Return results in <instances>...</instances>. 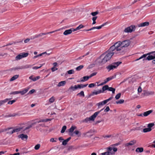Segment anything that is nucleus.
Returning <instances> with one entry per match:
<instances>
[{
  "mask_svg": "<svg viewBox=\"0 0 155 155\" xmlns=\"http://www.w3.org/2000/svg\"><path fill=\"white\" fill-rule=\"evenodd\" d=\"M130 44L129 40L122 41H118L115 43L109 49V51H112L114 54L118 55L124 54L125 52V48L128 47Z\"/></svg>",
  "mask_w": 155,
  "mask_h": 155,
  "instance_id": "1",
  "label": "nucleus"
},
{
  "mask_svg": "<svg viewBox=\"0 0 155 155\" xmlns=\"http://www.w3.org/2000/svg\"><path fill=\"white\" fill-rule=\"evenodd\" d=\"M114 54V53L112 51H109V49L104 54H103L100 56V58L104 57L100 62V64L101 65L104 64L110 59Z\"/></svg>",
  "mask_w": 155,
  "mask_h": 155,
  "instance_id": "2",
  "label": "nucleus"
},
{
  "mask_svg": "<svg viewBox=\"0 0 155 155\" xmlns=\"http://www.w3.org/2000/svg\"><path fill=\"white\" fill-rule=\"evenodd\" d=\"M104 109H102L99 111L94 113L93 115H91L89 117H86L84 119L82 120V123L85 122L86 123H89L91 121H94L95 118L96 117L97 115L99 114L101 111H102Z\"/></svg>",
  "mask_w": 155,
  "mask_h": 155,
  "instance_id": "3",
  "label": "nucleus"
},
{
  "mask_svg": "<svg viewBox=\"0 0 155 155\" xmlns=\"http://www.w3.org/2000/svg\"><path fill=\"white\" fill-rule=\"evenodd\" d=\"M122 63L121 62L118 61L114 62L112 64L109 65L107 67V68L108 70V71H110L111 70L116 68L120 64Z\"/></svg>",
  "mask_w": 155,
  "mask_h": 155,
  "instance_id": "4",
  "label": "nucleus"
},
{
  "mask_svg": "<svg viewBox=\"0 0 155 155\" xmlns=\"http://www.w3.org/2000/svg\"><path fill=\"white\" fill-rule=\"evenodd\" d=\"M136 29L135 26L134 25H131L125 28L124 31L126 33H131L134 31Z\"/></svg>",
  "mask_w": 155,
  "mask_h": 155,
  "instance_id": "5",
  "label": "nucleus"
},
{
  "mask_svg": "<svg viewBox=\"0 0 155 155\" xmlns=\"http://www.w3.org/2000/svg\"><path fill=\"white\" fill-rule=\"evenodd\" d=\"M28 53H22L17 55L15 58L16 60H18L23 58H25L28 56Z\"/></svg>",
  "mask_w": 155,
  "mask_h": 155,
  "instance_id": "6",
  "label": "nucleus"
},
{
  "mask_svg": "<svg viewBox=\"0 0 155 155\" xmlns=\"http://www.w3.org/2000/svg\"><path fill=\"white\" fill-rule=\"evenodd\" d=\"M154 124L153 123H150L148 124L147 125L148 128H145L143 129V132L144 133H146L150 132L151 130V128L154 126Z\"/></svg>",
  "mask_w": 155,
  "mask_h": 155,
  "instance_id": "7",
  "label": "nucleus"
},
{
  "mask_svg": "<svg viewBox=\"0 0 155 155\" xmlns=\"http://www.w3.org/2000/svg\"><path fill=\"white\" fill-rule=\"evenodd\" d=\"M107 24V23L106 22V23H105L102 24L100 26H99L93 27L90 29L86 30H85V31H89L93 30H94V29H101L103 27H104V26L105 25H106Z\"/></svg>",
  "mask_w": 155,
  "mask_h": 155,
  "instance_id": "8",
  "label": "nucleus"
},
{
  "mask_svg": "<svg viewBox=\"0 0 155 155\" xmlns=\"http://www.w3.org/2000/svg\"><path fill=\"white\" fill-rule=\"evenodd\" d=\"M74 31V28H71L70 29L65 30L63 33L64 35H66L68 34H70L72 31Z\"/></svg>",
  "mask_w": 155,
  "mask_h": 155,
  "instance_id": "9",
  "label": "nucleus"
},
{
  "mask_svg": "<svg viewBox=\"0 0 155 155\" xmlns=\"http://www.w3.org/2000/svg\"><path fill=\"white\" fill-rule=\"evenodd\" d=\"M18 137L19 138H21L22 140H24L25 139L26 140L28 138V136L27 135L21 134L19 135L18 136Z\"/></svg>",
  "mask_w": 155,
  "mask_h": 155,
  "instance_id": "10",
  "label": "nucleus"
},
{
  "mask_svg": "<svg viewBox=\"0 0 155 155\" xmlns=\"http://www.w3.org/2000/svg\"><path fill=\"white\" fill-rule=\"evenodd\" d=\"M149 23L148 22L146 21L138 24V26L139 27H143L147 26L149 25Z\"/></svg>",
  "mask_w": 155,
  "mask_h": 155,
  "instance_id": "11",
  "label": "nucleus"
},
{
  "mask_svg": "<svg viewBox=\"0 0 155 155\" xmlns=\"http://www.w3.org/2000/svg\"><path fill=\"white\" fill-rule=\"evenodd\" d=\"M153 52H151L147 54H143L141 56H140L139 58V59L140 60L143 59V61H144L145 60V58L147 57V56L148 54H152Z\"/></svg>",
  "mask_w": 155,
  "mask_h": 155,
  "instance_id": "12",
  "label": "nucleus"
},
{
  "mask_svg": "<svg viewBox=\"0 0 155 155\" xmlns=\"http://www.w3.org/2000/svg\"><path fill=\"white\" fill-rule=\"evenodd\" d=\"M28 88H25L21 91H19V94H20L21 95H23L28 91Z\"/></svg>",
  "mask_w": 155,
  "mask_h": 155,
  "instance_id": "13",
  "label": "nucleus"
},
{
  "mask_svg": "<svg viewBox=\"0 0 155 155\" xmlns=\"http://www.w3.org/2000/svg\"><path fill=\"white\" fill-rule=\"evenodd\" d=\"M136 141L135 140H133L130 141L129 143H127L125 144V146L126 147H128L129 146H132L135 143Z\"/></svg>",
  "mask_w": 155,
  "mask_h": 155,
  "instance_id": "14",
  "label": "nucleus"
},
{
  "mask_svg": "<svg viewBox=\"0 0 155 155\" xmlns=\"http://www.w3.org/2000/svg\"><path fill=\"white\" fill-rule=\"evenodd\" d=\"M36 123V122H35L34 123H32L31 125L25 127V128H24L23 130V131L24 132L25 130H28L29 128L31 127L33 125L35 124Z\"/></svg>",
  "mask_w": 155,
  "mask_h": 155,
  "instance_id": "15",
  "label": "nucleus"
},
{
  "mask_svg": "<svg viewBox=\"0 0 155 155\" xmlns=\"http://www.w3.org/2000/svg\"><path fill=\"white\" fill-rule=\"evenodd\" d=\"M152 112L153 110H150L147 111L146 112H144L143 113L144 117L147 116L148 115L150 114Z\"/></svg>",
  "mask_w": 155,
  "mask_h": 155,
  "instance_id": "16",
  "label": "nucleus"
},
{
  "mask_svg": "<svg viewBox=\"0 0 155 155\" xmlns=\"http://www.w3.org/2000/svg\"><path fill=\"white\" fill-rule=\"evenodd\" d=\"M88 85V84H80L77 85V87L78 88L81 89V88H83L87 87Z\"/></svg>",
  "mask_w": 155,
  "mask_h": 155,
  "instance_id": "17",
  "label": "nucleus"
},
{
  "mask_svg": "<svg viewBox=\"0 0 155 155\" xmlns=\"http://www.w3.org/2000/svg\"><path fill=\"white\" fill-rule=\"evenodd\" d=\"M90 78L89 76H84L83 78H81V81L84 82L88 80Z\"/></svg>",
  "mask_w": 155,
  "mask_h": 155,
  "instance_id": "18",
  "label": "nucleus"
},
{
  "mask_svg": "<svg viewBox=\"0 0 155 155\" xmlns=\"http://www.w3.org/2000/svg\"><path fill=\"white\" fill-rule=\"evenodd\" d=\"M21 69H26L31 68V66L29 64H26L21 66Z\"/></svg>",
  "mask_w": 155,
  "mask_h": 155,
  "instance_id": "19",
  "label": "nucleus"
},
{
  "mask_svg": "<svg viewBox=\"0 0 155 155\" xmlns=\"http://www.w3.org/2000/svg\"><path fill=\"white\" fill-rule=\"evenodd\" d=\"M101 93H102L101 90H99L98 91H94L92 92V95H97Z\"/></svg>",
  "mask_w": 155,
  "mask_h": 155,
  "instance_id": "20",
  "label": "nucleus"
},
{
  "mask_svg": "<svg viewBox=\"0 0 155 155\" xmlns=\"http://www.w3.org/2000/svg\"><path fill=\"white\" fill-rule=\"evenodd\" d=\"M71 137H69L67 139L64 140V141L62 142V144L63 145H66L68 141L71 139Z\"/></svg>",
  "mask_w": 155,
  "mask_h": 155,
  "instance_id": "21",
  "label": "nucleus"
},
{
  "mask_svg": "<svg viewBox=\"0 0 155 155\" xmlns=\"http://www.w3.org/2000/svg\"><path fill=\"white\" fill-rule=\"evenodd\" d=\"M22 129V127H19L18 128H16L15 129H13L12 130V131L11 132V133H14L16 132H18L21 131V130Z\"/></svg>",
  "mask_w": 155,
  "mask_h": 155,
  "instance_id": "22",
  "label": "nucleus"
},
{
  "mask_svg": "<svg viewBox=\"0 0 155 155\" xmlns=\"http://www.w3.org/2000/svg\"><path fill=\"white\" fill-rule=\"evenodd\" d=\"M66 83V82L65 81H62L60 82L57 85V86L58 87H60L62 86H64Z\"/></svg>",
  "mask_w": 155,
  "mask_h": 155,
  "instance_id": "23",
  "label": "nucleus"
},
{
  "mask_svg": "<svg viewBox=\"0 0 155 155\" xmlns=\"http://www.w3.org/2000/svg\"><path fill=\"white\" fill-rule=\"evenodd\" d=\"M19 76V75L18 74H16L14 76L10 79V81H12L16 80V79L18 78Z\"/></svg>",
  "mask_w": 155,
  "mask_h": 155,
  "instance_id": "24",
  "label": "nucleus"
},
{
  "mask_svg": "<svg viewBox=\"0 0 155 155\" xmlns=\"http://www.w3.org/2000/svg\"><path fill=\"white\" fill-rule=\"evenodd\" d=\"M114 154L113 152H106L101 153V155H111Z\"/></svg>",
  "mask_w": 155,
  "mask_h": 155,
  "instance_id": "25",
  "label": "nucleus"
},
{
  "mask_svg": "<svg viewBox=\"0 0 155 155\" xmlns=\"http://www.w3.org/2000/svg\"><path fill=\"white\" fill-rule=\"evenodd\" d=\"M108 86L107 85L103 86L102 88V90H101L102 93H103L104 91L108 90Z\"/></svg>",
  "mask_w": 155,
  "mask_h": 155,
  "instance_id": "26",
  "label": "nucleus"
},
{
  "mask_svg": "<svg viewBox=\"0 0 155 155\" xmlns=\"http://www.w3.org/2000/svg\"><path fill=\"white\" fill-rule=\"evenodd\" d=\"M153 59H154L153 58V55H149L147 57L145 58V60H147L148 61H150Z\"/></svg>",
  "mask_w": 155,
  "mask_h": 155,
  "instance_id": "27",
  "label": "nucleus"
},
{
  "mask_svg": "<svg viewBox=\"0 0 155 155\" xmlns=\"http://www.w3.org/2000/svg\"><path fill=\"white\" fill-rule=\"evenodd\" d=\"M9 100L8 98H6L4 100L0 101V106H1L5 103L8 101Z\"/></svg>",
  "mask_w": 155,
  "mask_h": 155,
  "instance_id": "28",
  "label": "nucleus"
},
{
  "mask_svg": "<svg viewBox=\"0 0 155 155\" xmlns=\"http://www.w3.org/2000/svg\"><path fill=\"white\" fill-rule=\"evenodd\" d=\"M21 69V66H20L12 68L10 69V70L11 71H12L13 70L15 71L16 70H19Z\"/></svg>",
  "mask_w": 155,
  "mask_h": 155,
  "instance_id": "29",
  "label": "nucleus"
},
{
  "mask_svg": "<svg viewBox=\"0 0 155 155\" xmlns=\"http://www.w3.org/2000/svg\"><path fill=\"white\" fill-rule=\"evenodd\" d=\"M143 149L142 147H138L136 150V151L137 152H142L143 151Z\"/></svg>",
  "mask_w": 155,
  "mask_h": 155,
  "instance_id": "30",
  "label": "nucleus"
},
{
  "mask_svg": "<svg viewBox=\"0 0 155 155\" xmlns=\"http://www.w3.org/2000/svg\"><path fill=\"white\" fill-rule=\"evenodd\" d=\"M77 89H78V87H77V85H74V86H71V87H70L69 88V90H72V91H74L76 90Z\"/></svg>",
  "mask_w": 155,
  "mask_h": 155,
  "instance_id": "31",
  "label": "nucleus"
},
{
  "mask_svg": "<svg viewBox=\"0 0 155 155\" xmlns=\"http://www.w3.org/2000/svg\"><path fill=\"white\" fill-rule=\"evenodd\" d=\"M108 91H111L112 92V93L113 94H114L115 93V89L114 88L112 87H108Z\"/></svg>",
  "mask_w": 155,
  "mask_h": 155,
  "instance_id": "32",
  "label": "nucleus"
},
{
  "mask_svg": "<svg viewBox=\"0 0 155 155\" xmlns=\"http://www.w3.org/2000/svg\"><path fill=\"white\" fill-rule=\"evenodd\" d=\"M76 128V127L75 126H72L69 130V132L71 133L73 132L74 130H75Z\"/></svg>",
  "mask_w": 155,
  "mask_h": 155,
  "instance_id": "33",
  "label": "nucleus"
},
{
  "mask_svg": "<svg viewBox=\"0 0 155 155\" xmlns=\"http://www.w3.org/2000/svg\"><path fill=\"white\" fill-rule=\"evenodd\" d=\"M84 27V26L82 25L81 24V25H79L76 28L74 29V31H77L78 30H79L82 28H83Z\"/></svg>",
  "mask_w": 155,
  "mask_h": 155,
  "instance_id": "34",
  "label": "nucleus"
},
{
  "mask_svg": "<svg viewBox=\"0 0 155 155\" xmlns=\"http://www.w3.org/2000/svg\"><path fill=\"white\" fill-rule=\"evenodd\" d=\"M116 75L113 76L111 77H109L106 78L107 80L108 81H109L110 80H112L113 79L115 78H116Z\"/></svg>",
  "mask_w": 155,
  "mask_h": 155,
  "instance_id": "35",
  "label": "nucleus"
},
{
  "mask_svg": "<svg viewBox=\"0 0 155 155\" xmlns=\"http://www.w3.org/2000/svg\"><path fill=\"white\" fill-rule=\"evenodd\" d=\"M84 67V66L81 65H80L79 66H78L76 68V70L77 71H79L81 70L82 68H83Z\"/></svg>",
  "mask_w": 155,
  "mask_h": 155,
  "instance_id": "36",
  "label": "nucleus"
},
{
  "mask_svg": "<svg viewBox=\"0 0 155 155\" xmlns=\"http://www.w3.org/2000/svg\"><path fill=\"white\" fill-rule=\"evenodd\" d=\"M66 128H67L66 126H65V125L62 128L61 130V133H64L65 132V130L66 129Z\"/></svg>",
  "mask_w": 155,
  "mask_h": 155,
  "instance_id": "37",
  "label": "nucleus"
},
{
  "mask_svg": "<svg viewBox=\"0 0 155 155\" xmlns=\"http://www.w3.org/2000/svg\"><path fill=\"white\" fill-rule=\"evenodd\" d=\"M18 115V114H16L15 113H14L12 114H8V115H7L6 116V117H15V116H16V115Z\"/></svg>",
  "mask_w": 155,
  "mask_h": 155,
  "instance_id": "38",
  "label": "nucleus"
},
{
  "mask_svg": "<svg viewBox=\"0 0 155 155\" xmlns=\"http://www.w3.org/2000/svg\"><path fill=\"white\" fill-rule=\"evenodd\" d=\"M77 96L80 95L83 97H84V92L83 91H81L80 93H78L77 94Z\"/></svg>",
  "mask_w": 155,
  "mask_h": 155,
  "instance_id": "39",
  "label": "nucleus"
},
{
  "mask_svg": "<svg viewBox=\"0 0 155 155\" xmlns=\"http://www.w3.org/2000/svg\"><path fill=\"white\" fill-rule=\"evenodd\" d=\"M121 93H118L117 94L115 97V99H116V100H118V99H119L120 96H121Z\"/></svg>",
  "mask_w": 155,
  "mask_h": 155,
  "instance_id": "40",
  "label": "nucleus"
},
{
  "mask_svg": "<svg viewBox=\"0 0 155 155\" xmlns=\"http://www.w3.org/2000/svg\"><path fill=\"white\" fill-rule=\"evenodd\" d=\"M124 100L123 99H120L119 101H116V103L117 104H122L124 103Z\"/></svg>",
  "mask_w": 155,
  "mask_h": 155,
  "instance_id": "41",
  "label": "nucleus"
},
{
  "mask_svg": "<svg viewBox=\"0 0 155 155\" xmlns=\"http://www.w3.org/2000/svg\"><path fill=\"white\" fill-rule=\"evenodd\" d=\"M98 13L99 12L97 11L95 12H91V14L92 16H95L98 14Z\"/></svg>",
  "mask_w": 155,
  "mask_h": 155,
  "instance_id": "42",
  "label": "nucleus"
},
{
  "mask_svg": "<svg viewBox=\"0 0 155 155\" xmlns=\"http://www.w3.org/2000/svg\"><path fill=\"white\" fill-rule=\"evenodd\" d=\"M104 104L103 101L100 102H99V103H97V105L98 107V108H100V106H102V105H103Z\"/></svg>",
  "mask_w": 155,
  "mask_h": 155,
  "instance_id": "43",
  "label": "nucleus"
},
{
  "mask_svg": "<svg viewBox=\"0 0 155 155\" xmlns=\"http://www.w3.org/2000/svg\"><path fill=\"white\" fill-rule=\"evenodd\" d=\"M40 127H45V125L44 124H39L38 126H36V128L37 130L38 129V128Z\"/></svg>",
  "mask_w": 155,
  "mask_h": 155,
  "instance_id": "44",
  "label": "nucleus"
},
{
  "mask_svg": "<svg viewBox=\"0 0 155 155\" xmlns=\"http://www.w3.org/2000/svg\"><path fill=\"white\" fill-rule=\"evenodd\" d=\"M54 100H55L54 97L53 96H52L49 99V102L51 103H53V102H54Z\"/></svg>",
  "mask_w": 155,
  "mask_h": 155,
  "instance_id": "45",
  "label": "nucleus"
},
{
  "mask_svg": "<svg viewBox=\"0 0 155 155\" xmlns=\"http://www.w3.org/2000/svg\"><path fill=\"white\" fill-rule=\"evenodd\" d=\"M67 72L68 74H71L74 73V71L73 69H71L68 71Z\"/></svg>",
  "mask_w": 155,
  "mask_h": 155,
  "instance_id": "46",
  "label": "nucleus"
},
{
  "mask_svg": "<svg viewBox=\"0 0 155 155\" xmlns=\"http://www.w3.org/2000/svg\"><path fill=\"white\" fill-rule=\"evenodd\" d=\"M19 94V91H16L11 92L10 93V94L15 95L16 94Z\"/></svg>",
  "mask_w": 155,
  "mask_h": 155,
  "instance_id": "47",
  "label": "nucleus"
},
{
  "mask_svg": "<svg viewBox=\"0 0 155 155\" xmlns=\"http://www.w3.org/2000/svg\"><path fill=\"white\" fill-rule=\"evenodd\" d=\"M12 127H9L6 129H5V130H0V133L3 132L5 131H6L7 130H9L10 129H12Z\"/></svg>",
  "mask_w": 155,
  "mask_h": 155,
  "instance_id": "48",
  "label": "nucleus"
},
{
  "mask_svg": "<svg viewBox=\"0 0 155 155\" xmlns=\"http://www.w3.org/2000/svg\"><path fill=\"white\" fill-rule=\"evenodd\" d=\"M97 74V72H94L93 73L91 74L89 76L90 78L94 76H95V75H96Z\"/></svg>",
  "mask_w": 155,
  "mask_h": 155,
  "instance_id": "49",
  "label": "nucleus"
},
{
  "mask_svg": "<svg viewBox=\"0 0 155 155\" xmlns=\"http://www.w3.org/2000/svg\"><path fill=\"white\" fill-rule=\"evenodd\" d=\"M40 78V77L39 76H38L36 77H34L33 78V81H35L39 79Z\"/></svg>",
  "mask_w": 155,
  "mask_h": 155,
  "instance_id": "50",
  "label": "nucleus"
},
{
  "mask_svg": "<svg viewBox=\"0 0 155 155\" xmlns=\"http://www.w3.org/2000/svg\"><path fill=\"white\" fill-rule=\"evenodd\" d=\"M40 144H37L35 146L34 148L36 150H38L40 148Z\"/></svg>",
  "mask_w": 155,
  "mask_h": 155,
  "instance_id": "51",
  "label": "nucleus"
},
{
  "mask_svg": "<svg viewBox=\"0 0 155 155\" xmlns=\"http://www.w3.org/2000/svg\"><path fill=\"white\" fill-rule=\"evenodd\" d=\"M16 101L15 100H13L12 101H9L8 102V104H12L14 103Z\"/></svg>",
  "mask_w": 155,
  "mask_h": 155,
  "instance_id": "52",
  "label": "nucleus"
},
{
  "mask_svg": "<svg viewBox=\"0 0 155 155\" xmlns=\"http://www.w3.org/2000/svg\"><path fill=\"white\" fill-rule=\"evenodd\" d=\"M76 149L74 147V146H70L68 148V150H74Z\"/></svg>",
  "mask_w": 155,
  "mask_h": 155,
  "instance_id": "53",
  "label": "nucleus"
},
{
  "mask_svg": "<svg viewBox=\"0 0 155 155\" xmlns=\"http://www.w3.org/2000/svg\"><path fill=\"white\" fill-rule=\"evenodd\" d=\"M45 54H47L46 52H43L42 53L40 54H38V55L39 57H40V56H42L43 55ZM50 54V53H48V55H49Z\"/></svg>",
  "mask_w": 155,
  "mask_h": 155,
  "instance_id": "54",
  "label": "nucleus"
},
{
  "mask_svg": "<svg viewBox=\"0 0 155 155\" xmlns=\"http://www.w3.org/2000/svg\"><path fill=\"white\" fill-rule=\"evenodd\" d=\"M107 149L108 150L107 152H113L112 151L113 150V148L110 147H109L107 148Z\"/></svg>",
  "mask_w": 155,
  "mask_h": 155,
  "instance_id": "55",
  "label": "nucleus"
},
{
  "mask_svg": "<svg viewBox=\"0 0 155 155\" xmlns=\"http://www.w3.org/2000/svg\"><path fill=\"white\" fill-rule=\"evenodd\" d=\"M42 66V64L41 65V66L39 67L34 66L32 68L33 69H35V70L37 69L40 68Z\"/></svg>",
  "mask_w": 155,
  "mask_h": 155,
  "instance_id": "56",
  "label": "nucleus"
},
{
  "mask_svg": "<svg viewBox=\"0 0 155 155\" xmlns=\"http://www.w3.org/2000/svg\"><path fill=\"white\" fill-rule=\"evenodd\" d=\"M95 85L94 83H91L89 84L88 87L90 88L93 87Z\"/></svg>",
  "mask_w": 155,
  "mask_h": 155,
  "instance_id": "57",
  "label": "nucleus"
},
{
  "mask_svg": "<svg viewBox=\"0 0 155 155\" xmlns=\"http://www.w3.org/2000/svg\"><path fill=\"white\" fill-rule=\"evenodd\" d=\"M110 110V108L109 106H107L106 107V108L104 110V112H107L109 111Z\"/></svg>",
  "mask_w": 155,
  "mask_h": 155,
  "instance_id": "58",
  "label": "nucleus"
},
{
  "mask_svg": "<svg viewBox=\"0 0 155 155\" xmlns=\"http://www.w3.org/2000/svg\"><path fill=\"white\" fill-rule=\"evenodd\" d=\"M51 71L53 72H54V71H56L57 70L58 68H55V67H54L51 68Z\"/></svg>",
  "mask_w": 155,
  "mask_h": 155,
  "instance_id": "59",
  "label": "nucleus"
},
{
  "mask_svg": "<svg viewBox=\"0 0 155 155\" xmlns=\"http://www.w3.org/2000/svg\"><path fill=\"white\" fill-rule=\"evenodd\" d=\"M35 90L34 89H32L31 90H30L28 92V94H33V93H34L35 92Z\"/></svg>",
  "mask_w": 155,
  "mask_h": 155,
  "instance_id": "60",
  "label": "nucleus"
},
{
  "mask_svg": "<svg viewBox=\"0 0 155 155\" xmlns=\"http://www.w3.org/2000/svg\"><path fill=\"white\" fill-rule=\"evenodd\" d=\"M41 122H46L45 119H42L37 122V123H39Z\"/></svg>",
  "mask_w": 155,
  "mask_h": 155,
  "instance_id": "61",
  "label": "nucleus"
},
{
  "mask_svg": "<svg viewBox=\"0 0 155 155\" xmlns=\"http://www.w3.org/2000/svg\"><path fill=\"white\" fill-rule=\"evenodd\" d=\"M50 141L51 142H55L56 141L54 140V138H52L50 139Z\"/></svg>",
  "mask_w": 155,
  "mask_h": 155,
  "instance_id": "62",
  "label": "nucleus"
},
{
  "mask_svg": "<svg viewBox=\"0 0 155 155\" xmlns=\"http://www.w3.org/2000/svg\"><path fill=\"white\" fill-rule=\"evenodd\" d=\"M113 151H112V152H113L114 153H114L115 152H116L117 150V148H116V147L113 148Z\"/></svg>",
  "mask_w": 155,
  "mask_h": 155,
  "instance_id": "63",
  "label": "nucleus"
},
{
  "mask_svg": "<svg viewBox=\"0 0 155 155\" xmlns=\"http://www.w3.org/2000/svg\"><path fill=\"white\" fill-rule=\"evenodd\" d=\"M142 89L140 87H139L138 89V92H141L142 91Z\"/></svg>",
  "mask_w": 155,
  "mask_h": 155,
  "instance_id": "64",
  "label": "nucleus"
}]
</instances>
